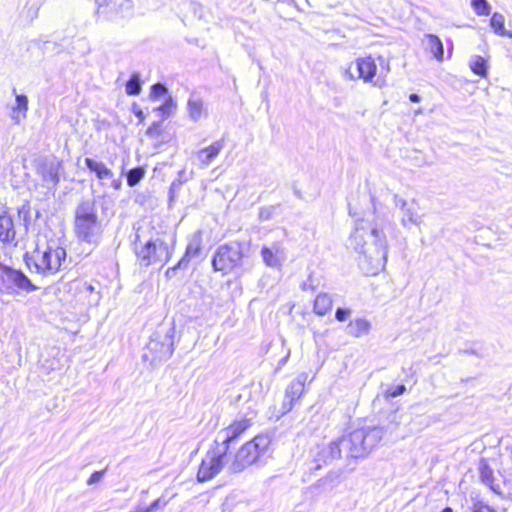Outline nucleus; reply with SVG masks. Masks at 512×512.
Instances as JSON below:
<instances>
[{
	"mask_svg": "<svg viewBox=\"0 0 512 512\" xmlns=\"http://www.w3.org/2000/svg\"><path fill=\"white\" fill-rule=\"evenodd\" d=\"M373 211L355 220L354 230L348 238V247L359 253V266L366 274L375 275L387 262V239L376 220L375 197L370 194Z\"/></svg>",
	"mask_w": 512,
	"mask_h": 512,
	"instance_id": "obj_1",
	"label": "nucleus"
},
{
	"mask_svg": "<svg viewBox=\"0 0 512 512\" xmlns=\"http://www.w3.org/2000/svg\"><path fill=\"white\" fill-rule=\"evenodd\" d=\"M384 429L380 426H365L354 429L347 435L331 441L329 445L318 447L314 456V466L311 470H318L322 464L333 460H357L369 455L380 443L384 436Z\"/></svg>",
	"mask_w": 512,
	"mask_h": 512,
	"instance_id": "obj_2",
	"label": "nucleus"
},
{
	"mask_svg": "<svg viewBox=\"0 0 512 512\" xmlns=\"http://www.w3.org/2000/svg\"><path fill=\"white\" fill-rule=\"evenodd\" d=\"M251 246L247 241H230L219 245L211 259L215 272L221 274H235L241 276L251 271L253 261Z\"/></svg>",
	"mask_w": 512,
	"mask_h": 512,
	"instance_id": "obj_3",
	"label": "nucleus"
},
{
	"mask_svg": "<svg viewBox=\"0 0 512 512\" xmlns=\"http://www.w3.org/2000/svg\"><path fill=\"white\" fill-rule=\"evenodd\" d=\"M135 230L134 238L131 240L133 252L140 267H149L158 263H167L174 252L175 238H172V244H169L159 233H150L146 238L141 227H133Z\"/></svg>",
	"mask_w": 512,
	"mask_h": 512,
	"instance_id": "obj_4",
	"label": "nucleus"
},
{
	"mask_svg": "<svg viewBox=\"0 0 512 512\" xmlns=\"http://www.w3.org/2000/svg\"><path fill=\"white\" fill-rule=\"evenodd\" d=\"M67 252L58 239H50L46 244H37L31 252L23 255V261L28 270L42 276L56 274L65 263Z\"/></svg>",
	"mask_w": 512,
	"mask_h": 512,
	"instance_id": "obj_5",
	"label": "nucleus"
},
{
	"mask_svg": "<svg viewBox=\"0 0 512 512\" xmlns=\"http://www.w3.org/2000/svg\"><path fill=\"white\" fill-rule=\"evenodd\" d=\"M73 231L83 243L98 245L103 236V225L99 218L96 199L85 198L74 209Z\"/></svg>",
	"mask_w": 512,
	"mask_h": 512,
	"instance_id": "obj_6",
	"label": "nucleus"
},
{
	"mask_svg": "<svg viewBox=\"0 0 512 512\" xmlns=\"http://www.w3.org/2000/svg\"><path fill=\"white\" fill-rule=\"evenodd\" d=\"M176 328L174 322L162 323L150 336L143 361H149L152 367L167 361L174 352Z\"/></svg>",
	"mask_w": 512,
	"mask_h": 512,
	"instance_id": "obj_7",
	"label": "nucleus"
},
{
	"mask_svg": "<svg viewBox=\"0 0 512 512\" xmlns=\"http://www.w3.org/2000/svg\"><path fill=\"white\" fill-rule=\"evenodd\" d=\"M271 444L268 435H257L251 441L246 442L236 453L234 461L229 469L232 473H240L250 465L259 462L266 457Z\"/></svg>",
	"mask_w": 512,
	"mask_h": 512,
	"instance_id": "obj_8",
	"label": "nucleus"
},
{
	"mask_svg": "<svg viewBox=\"0 0 512 512\" xmlns=\"http://www.w3.org/2000/svg\"><path fill=\"white\" fill-rule=\"evenodd\" d=\"M38 289L39 287L33 284L22 270L8 266L4 272L2 271L0 276L1 292L6 294L31 293Z\"/></svg>",
	"mask_w": 512,
	"mask_h": 512,
	"instance_id": "obj_9",
	"label": "nucleus"
},
{
	"mask_svg": "<svg viewBox=\"0 0 512 512\" xmlns=\"http://www.w3.org/2000/svg\"><path fill=\"white\" fill-rule=\"evenodd\" d=\"M36 173L42 178L43 186L54 189L60 182L59 172L62 162L55 157L39 156L34 159Z\"/></svg>",
	"mask_w": 512,
	"mask_h": 512,
	"instance_id": "obj_10",
	"label": "nucleus"
},
{
	"mask_svg": "<svg viewBox=\"0 0 512 512\" xmlns=\"http://www.w3.org/2000/svg\"><path fill=\"white\" fill-rule=\"evenodd\" d=\"M226 456L225 450H221L220 447L209 450L198 469V482L203 483L213 479L224 467Z\"/></svg>",
	"mask_w": 512,
	"mask_h": 512,
	"instance_id": "obj_11",
	"label": "nucleus"
},
{
	"mask_svg": "<svg viewBox=\"0 0 512 512\" xmlns=\"http://www.w3.org/2000/svg\"><path fill=\"white\" fill-rule=\"evenodd\" d=\"M97 14L108 20H118L130 17L133 13L131 0H95Z\"/></svg>",
	"mask_w": 512,
	"mask_h": 512,
	"instance_id": "obj_12",
	"label": "nucleus"
},
{
	"mask_svg": "<svg viewBox=\"0 0 512 512\" xmlns=\"http://www.w3.org/2000/svg\"><path fill=\"white\" fill-rule=\"evenodd\" d=\"M251 420L243 418L240 421H234L227 428L220 431L214 443L227 454L230 446L251 426Z\"/></svg>",
	"mask_w": 512,
	"mask_h": 512,
	"instance_id": "obj_13",
	"label": "nucleus"
},
{
	"mask_svg": "<svg viewBox=\"0 0 512 512\" xmlns=\"http://www.w3.org/2000/svg\"><path fill=\"white\" fill-rule=\"evenodd\" d=\"M306 378L307 376L305 374H301L292 380L287 386L285 390V401L283 402V414L289 412L292 409L294 402L303 394Z\"/></svg>",
	"mask_w": 512,
	"mask_h": 512,
	"instance_id": "obj_14",
	"label": "nucleus"
},
{
	"mask_svg": "<svg viewBox=\"0 0 512 512\" xmlns=\"http://www.w3.org/2000/svg\"><path fill=\"white\" fill-rule=\"evenodd\" d=\"M42 3V0H20V5L22 4L18 16L20 24H31L38 17Z\"/></svg>",
	"mask_w": 512,
	"mask_h": 512,
	"instance_id": "obj_15",
	"label": "nucleus"
},
{
	"mask_svg": "<svg viewBox=\"0 0 512 512\" xmlns=\"http://www.w3.org/2000/svg\"><path fill=\"white\" fill-rule=\"evenodd\" d=\"M202 250V231L197 230L191 235L185 253L180 260L185 261V265L188 267L192 259L200 257Z\"/></svg>",
	"mask_w": 512,
	"mask_h": 512,
	"instance_id": "obj_16",
	"label": "nucleus"
},
{
	"mask_svg": "<svg viewBox=\"0 0 512 512\" xmlns=\"http://www.w3.org/2000/svg\"><path fill=\"white\" fill-rule=\"evenodd\" d=\"M356 68L358 78L362 79L364 82H372L376 76L377 65L371 56L358 58L356 60Z\"/></svg>",
	"mask_w": 512,
	"mask_h": 512,
	"instance_id": "obj_17",
	"label": "nucleus"
},
{
	"mask_svg": "<svg viewBox=\"0 0 512 512\" xmlns=\"http://www.w3.org/2000/svg\"><path fill=\"white\" fill-rule=\"evenodd\" d=\"M261 256L264 263L271 268H278L281 266L283 260V249L279 244H273L272 247L263 246L261 249Z\"/></svg>",
	"mask_w": 512,
	"mask_h": 512,
	"instance_id": "obj_18",
	"label": "nucleus"
},
{
	"mask_svg": "<svg viewBox=\"0 0 512 512\" xmlns=\"http://www.w3.org/2000/svg\"><path fill=\"white\" fill-rule=\"evenodd\" d=\"M15 94V104L11 107L10 117L15 124L26 118L28 110V97L24 94H17L16 89H13Z\"/></svg>",
	"mask_w": 512,
	"mask_h": 512,
	"instance_id": "obj_19",
	"label": "nucleus"
},
{
	"mask_svg": "<svg viewBox=\"0 0 512 512\" xmlns=\"http://www.w3.org/2000/svg\"><path fill=\"white\" fill-rule=\"evenodd\" d=\"M16 232L12 217L3 212L0 214V242L11 243L15 240Z\"/></svg>",
	"mask_w": 512,
	"mask_h": 512,
	"instance_id": "obj_20",
	"label": "nucleus"
},
{
	"mask_svg": "<svg viewBox=\"0 0 512 512\" xmlns=\"http://www.w3.org/2000/svg\"><path fill=\"white\" fill-rule=\"evenodd\" d=\"M478 470L480 480L483 484L487 485L493 492L500 493V486L495 483L493 469L490 467L486 458H481L478 463Z\"/></svg>",
	"mask_w": 512,
	"mask_h": 512,
	"instance_id": "obj_21",
	"label": "nucleus"
},
{
	"mask_svg": "<svg viewBox=\"0 0 512 512\" xmlns=\"http://www.w3.org/2000/svg\"><path fill=\"white\" fill-rule=\"evenodd\" d=\"M372 328L371 323L364 318H356L346 326V334L355 338L366 336Z\"/></svg>",
	"mask_w": 512,
	"mask_h": 512,
	"instance_id": "obj_22",
	"label": "nucleus"
},
{
	"mask_svg": "<svg viewBox=\"0 0 512 512\" xmlns=\"http://www.w3.org/2000/svg\"><path fill=\"white\" fill-rule=\"evenodd\" d=\"M84 162H85L87 169L91 173H94L95 176L97 177V179H99L100 181L113 178L114 174H113L112 170L110 168H108L103 162L97 161V160H95L93 158H89V157H86Z\"/></svg>",
	"mask_w": 512,
	"mask_h": 512,
	"instance_id": "obj_23",
	"label": "nucleus"
},
{
	"mask_svg": "<svg viewBox=\"0 0 512 512\" xmlns=\"http://www.w3.org/2000/svg\"><path fill=\"white\" fill-rule=\"evenodd\" d=\"M224 148V140L213 142L210 146L203 148L197 152V159L201 164L208 166Z\"/></svg>",
	"mask_w": 512,
	"mask_h": 512,
	"instance_id": "obj_24",
	"label": "nucleus"
},
{
	"mask_svg": "<svg viewBox=\"0 0 512 512\" xmlns=\"http://www.w3.org/2000/svg\"><path fill=\"white\" fill-rule=\"evenodd\" d=\"M275 11L278 16L285 20H292L296 12L301 9L295 0H276Z\"/></svg>",
	"mask_w": 512,
	"mask_h": 512,
	"instance_id": "obj_25",
	"label": "nucleus"
},
{
	"mask_svg": "<svg viewBox=\"0 0 512 512\" xmlns=\"http://www.w3.org/2000/svg\"><path fill=\"white\" fill-rule=\"evenodd\" d=\"M394 203L395 206L400 208L403 213L402 218V224L404 226H407L408 223L410 224H417L419 216L417 212L409 206L408 202L404 200L403 198L399 197V195H394Z\"/></svg>",
	"mask_w": 512,
	"mask_h": 512,
	"instance_id": "obj_26",
	"label": "nucleus"
},
{
	"mask_svg": "<svg viewBox=\"0 0 512 512\" xmlns=\"http://www.w3.org/2000/svg\"><path fill=\"white\" fill-rule=\"evenodd\" d=\"M121 175H125L127 185L129 187H135L144 179L146 175V168L145 166H136L134 168L126 170L125 163L123 162V165L121 167Z\"/></svg>",
	"mask_w": 512,
	"mask_h": 512,
	"instance_id": "obj_27",
	"label": "nucleus"
},
{
	"mask_svg": "<svg viewBox=\"0 0 512 512\" xmlns=\"http://www.w3.org/2000/svg\"><path fill=\"white\" fill-rule=\"evenodd\" d=\"M425 37L427 38L426 48L438 61H442L444 56V47L441 39L434 34H426Z\"/></svg>",
	"mask_w": 512,
	"mask_h": 512,
	"instance_id": "obj_28",
	"label": "nucleus"
},
{
	"mask_svg": "<svg viewBox=\"0 0 512 512\" xmlns=\"http://www.w3.org/2000/svg\"><path fill=\"white\" fill-rule=\"evenodd\" d=\"M469 67L472 72L482 78H486L488 75V61L479 55H474L469 61Z\"/></svg>",
	"mask_w": 512,
	"mask_h": 512,
	"instance_id": "obj_29",
	"label": "nucleus"
},
{
	"mask_svg": "<svg viewBox=\"0 0 512 512\" xmlns=\"http://www.w3.org/2000/svg\"><path fill=\"white\" fill-rule=\"evenodd\" d=\"M332 308V299L327 293H320L314 301L313 310L317 315L324 316Z\"/></svg>",
	"mask_w": 512,
	"mask_h": 512,
	"instance_id": "obj_30",
	"label": "nucleus"
},
{
	"mask_svg": "<svg viewBox=\"0 0 512 512\" xmlns=\"http://www.w3.org/2000/svg\"><path fill=\"white\" fill-rule=\"evenodd\" d=\"M143 81L139 72H133L125 84V92L129 96H138L142 91Z\"/></svg>",
	"mask_w": 512,
	"mask_h": 512,
	"instance_id": "obj_31",
	"label": "nucleus"
},
{
	"mask_svg": "<svg viewBox=\"0 0 512 512\" xmlns=\"http://www.w3.org/2000/svg\"><path fill=\"white\" fill-rule=\"evenodd\" d=\"M504 23V16L498 12H495L490 19V26L495 34L512 38V32L505 29Z\"/></svg>",
	"mask_w": 512,
	"mask_h": 512,
	"instance_id": "obj_32",
	"label": "nucleus"
},
{
	"mask_svg": "<svg viewBox=\"0 0 512 512\" xmlns=\"http://www.w3.org/2000/svg\"><path fill=\"white\" fill-rule=\"evenodd\" d=\"M189 117L194 121H198L202 115L203 101L200 98L190 97L187 103Z\"/></svg>",
	"mask_w": 512,
	"mask_h": 512,
	"instance_id": "obj_33",
	"label": "nucleus"
},
{
	"mask_svg": "<svg viewBox=\"0 0 512 512\" xmlns=\"http://www.w3.org/2000/svg\"><path fill=\"white\" fill-rule=\"evenodd\" d=\"M176 107H177L176 101L174 100V98L171 95H168L165 98L164 102L160 106L156 107L154 110L159 112L162 119L164 120L173 114Z\"/></svg>",
	"mask_w": 512,
	"mask_h": 512,
	"instance_id": "obj_34",
	"label": "nucleus"
},
{
	"mask_svg": "<svg viewBox=\"0 0 512 512\" xmlns=\"http://www.w3.org/2000/svg\"><path fill=\"white\" fill-rule=\"evenodd\" d=\"M339 472H329L325 477L317 480L315 486L326 490L333 489L339 483Z\"/></svg>",
	"mask_w": 512,
	"mask_h": 512,
	"instance_id": "obj_35",
	"label": "nucleus"
},
{
	"mask_svg": "<svg viewBox=\"0 0 512 512\" xmlns=\"http://www.w3.org/2000/svg\"><path fill=\"white\" fill-rule=\"evenodd\" d=\"M168 88L165 83L157 82L150 88L149 97L151 101H157L164 96H168Z\"/></svg>",
	"mask_w": 512,
	"mask_h": 512,
	"instance_id": "obj_36",
	"label": "nucleus"
},
{
	"mask_svg": "<svg viewBox=\"0 0 512 512\" xmlns=\"http://www.w3.org/2000/svg\"><path fill=\"white\" fill-rule=\"evenodd\" d=\"M18 217L23 222L25 230L27 231L31 224V205L28 201L18 208Z\"/></svg>",
	"mask_w": 512,
	"mask_h": 512,
	"instance_id": "obj_37",
	"label": "nucleus"
},
{
	"mask_svg": "<svg viewBox=\"0 0 512 512\" xmlns=\"http://www.w3.org/2000/svg\"><path fill=\"white\" fill-rule=\"evenodd\" d=\"M187 181V179H175L172 181L169 192H168V204L171 207L177 198L179 191L181 190L182 185Z\"/></svg>",
	"mask_w": 512,
	"mask_h": 512,
	"instance_id": "obj_38",
	"label": "nucleus"
},
{
	"mask_svg": "<svg viewBox=\"0 0 512 512\" xmlns=\"http://www.w3.org/2000/svg\"><path fill=\"white\" fill-rule=\"evenodd\" d=\"M471 6L479 16H488L491 12V6L487 0H471Z\"/></svg>",
	"mask_w": 512,
	"mask_h": 512,
	"instance_id": "obj_39",
	"label": "nucleus"
},
{
	"mask_svg": "<svg viewBox=\"0 0 512 512\" xmlns=\"http://www.w3.org/2000/svg\"><path fill=\"white\" fill-rule=\"evenodd\" d=\"M188 267L185 265V261L179 260L174 266L169 267L165 272L166 279L170 280L176 277L179 270H185Z\"/></svg>",
	"mask_w": 512,
	"mask_h": 512,
	"instance_id": "obj_40",
	"label": "nucleus"
},
{
	"mask_svg": "<svg viewBox=\"0 0 512 512\" xmlns=\"http://www.w3.org/2000/svg\"><path fill=\"white\" fill-rule=\"evenodd\" d=\"M405 392H406V386L404 384H398V385L389 387L386 390L385 395L387 398H395L400 395H403Z\"/></svg>",
	"mask_w": 512,
	"mask_h": 512,
	"instance_id": "obj_41",
	"label": "nucleus"
},
{
	"mask_svg": "<svg viewBox=\"0 0 512 512\" xmlns=\"http://www.w3.org/2000/svg\"><path fill=\"white\" fill-rule=\"evenodd\" d=\"M161 121H154L146 130L145 134L149 138L159 137L161 134Z\"/></svg>",
	"mask_w": 512,
	"mask_h": 512,
	"instance_id": "obj_42",
	"label": "nucleus"
},
{
	"mask_svg": "<svg viewBox=\"0 0 512 512\" xmlns=\"http://www.w3.org/2000/svg\"><path fill=\"white\" fill-rule=\"evenodd\" d=\"M106 470L107 469H103L100 471L93 472L87 480V485H94V484L99 483L103 479V477L106 473Z\"/></svg>",
	"mask_w": 512,
	"mask_h": 512,
	"instance_id": "obj_43",
	"label": "nucleus"
},
{
	"mask_svg": "<svg viewBox=\"0 0 512 512\" xmlns=\"http://www.w3.org/2000/svg\"><path fill=\"white\" fill-rule=\"evenodd\" d=\"M350 314H351V310L350 309L339 307V308H337V310L335 312V318L339 322H344V321H346L348 319Z\"/></svg>",
	"mask_w": 512,
	"mask_h": 512,
	"instance_id": "obj_44",
	"label": "nucleus"
},
{
	"mask_svg": "<svg viewBox=\"0 0 512 512\" xmlns=\"http://www.w3.org/2000/svg\"><path fill=\"white\" fill-rule=\"evenodd\" d=\"M472 512H497V511L495 509L491 508L487 504L478 502L473 505Z\"/></svg>",
	"mask_w": 512,
	"mask_h": 512,
	"instance_id": "obj_45",
	"label": "nucleus"
},
{
	"mask_svg": "<svg viewBox=\"0 0 512 512\" xmlns=\"http://www.w3.org/2000/svg\"><path fill=\"white\" fill-rule=\"evenodd\" d=\"M132 112L138 118L139 123H142L144 121L145 114H144L143 110L136 103H133V105H132Z\"/></svg>",
	"mask_w": 512,
	"mask_h": 512,
	"instance_id": "obj_46",
	"label": "nucleus"
},
{
	"mask_svg": "<svg viewBox=\"0 0 512 512\" xmlns=\"http://www.w3.org/2000/svg\"><path fill=\"white\" fill-rule=\"evenodd\" d=\"M51 45L56 49L57 53H59L62 50V45L57 42H52V41H48V40L43 41V49L44 50L49 49V47Z\"/></svg>",
	"mask_w": 512,
	"mask_h": 512,
	"instance_id": "obj_47",
	"label": "nucleus"
},
{
	"mask_svg": "<svg viewBox=\"0 0 512 512\" xmlns=\"http://www.w3.org/2000/svg\"><path fill=\"white\" fill-rule=\"evenodd\" d=\"M162 504V501L160 498L154 500L149 506H147V508L149 509L150 512H154L155 510H157Z\"/></svg>",
	"mask_w": 512,
	"mask_h": 512,
	"instance_id": "obj_48",
	"label": "nucleus"
},
{
	"mask_svg": "<svg viewBox=\"0 0 512 512\" xmlns=\"http://www.w3.org/2000/svg\"><path fill=\"white\" fill-rule=\"evenodd\" d=\"M111 187L117 191L121 190L122 188V180L121 178L113 179L111 181Z\"/></svg>",
	"mask_w": 512,
	"mask_h": 512,
	"instance_id": "obj_49",
	"label": "nucleus"
},
{
	"mask_svg": "<svg viewBox=\"0 0 512 512\" xmlns=\"http://www.w3.org/2000/svg\"><path fill=\"white\" fill-rule=\"evenodd\" d=\"M289 357H290V350H288L287 354L278 361L277 368L280 369L282 366H284L287 363Z\"/></svg>",
	"mask_w": 512,
	"mask_h": 512,
	"instance_id": "obj_50",
	"label": "nucleus"
},
{
	"mask_svg": "<svg viewBox=\"0 0 512 512\" xmlns=\"http://www.w3.org/2000/svg\"><path fill=\"white\" fill-rule=\"evenodd\" d=\"M409 100L412 102V103H418L421 101V97L419 94L417 93H411L409 95Z\"/></svg>",
	"mask_w": 512,
	"mask_h": 512,
	"instance_id": "obj_51",
	"label": "nucleus"
},
{
	"mask_svg": "<svg viewBox=\"0 0 512 512\" xmlns=\"http://www.w3.org/2000/svg\"><path fill=\"white\" fill-rule=\"evenodd\" d=\"M348 212H349V215L352 217L358 216V213L352 208L351 203L348 204Z\"/></svg>",
	"mask_w": 512,
	"mask_h": 512,
	"instance_id": "obj_52",
	"label": "nucleus"
},
{
	"mask_svg": "<svg viewBox=\"0 0 512 512\" xmlns=\"http://www.w3.org/2000/svg\"><path fill=\"white\" fill-rule=\"evenodd\" d=\"M85 289H86L88 292H90V293H92V292H94V291H95V287H94L92 284H88V283H85Z\"/></svg>",
	"mask_w": 512,
	"mask_h": 512,
	"instance_id": "obj_53",
	"label": "nucleus"
},
{
	"mask_svg": "<svg viewBox=\"0 0 512 512\" xmlns=\"http://www.w3.org/2000/svg\"><path fill=\"white\" fill-rule=\"evenodd\" d=\"M293 192L295 194L296 197L298 198H302V194H301V191L299 189H297L296 186H293Z\"/></svg>",
	"mask_w": 512,
	"mask_h": 512,
	"instance_id": "obj_54",
	"label": "nucleus"
},
{
	"mask_svg": "<svg viewBox=\"0 0 512 512\" xmlns=\"http://www.w3.org/2000/svg\"><path fill=\"white\" fill-rule=\"evenodd\" d=\"M185 174H186V172H185V170H184V169L180 170V171L178 172V177H177L176 179H186V178H185Z\"/></svg>",
	"mask_w": 512,
	"mask_h": 512,
	"instance_id": "obj_55",
	"label": "nucleus"
},
{
	"mask_svg": "<svg viewBox=\"0 0 512 512\" xmlns=\"http://www.w3.org/2000/svg\"><path fill=\"white\" fill-rule=\"evenodd\" d=\"M463 353L477 355V352L474 349H465V350H463Z\"/></svg>",
	"mask_w": 512,
	"mask_h": 512,
	"instance_id": "obj_56",
	"label": "nucleus"
},
{
	"mask_svg": "<svg viewBox=\"0 0 512 512\" xmlns=\"http://www.w3.org/2000/svg\"><path fill=\"white\" fill-rule=\"evenodd\" d=\"M309 280H310V279H308L307 281H305V282H303V283H302V289H303V290H306V289L308 288V286H309V287H311L312 289H314V288L312 287V285H311V284H308V281H309Z\"/></svg>",
	"mask_w": 512,
	"mask_h": 512,
	"instance_id": "obj_57",
	"label": "nucleus"
},
{
	"mask_svg": "<svg viewBox=\"0 0 512 512\" xmlns=\"http://www.w3.org/2000/svg\"><path fill=\"white\" fill-rule=\"evenodd\" d=\"M102 199H104V197H101ZM107 209V207L105 206V200H103L102 204H101V210L102 212L104 213V211Z\"/></svg>",
	"mask_w": 512,
	"mask_h": 512,
	"instance_id": "obj_58",
	"label": "nucleus"
},
{
	"mask_svg": "<svg viewBox=\"0 0 512 512\" xmlns=\"http://www.w3.org/2000/svg\"><path fill=\"white\" fill-rule=\"evenodd\" d=\"M441 512H453L451 507H445Z\"/></svg>",
	"mask_w": 512,
	"mask_h": 512,
	"instance_id": "obj_59",
	"label": "nucleus"
},
{
	"mask_svg": "<svg viewBox=\"0 0 512 512\" xmlns=\"http://www.w3.org/2000/svg\"><path fill=\"white\" fill-rule=\"evenodd\" d=\"M346 74H347V76H348V78H349L350 80H353V79H354L353 74H352V73H350L349 71H346Z\"/></svg>",
	"mask_w": 512,
	"mask_h": 512,
	"instance_id": "obj_60",
	"label": "nucleus"
},
{
	"mask_svg": "<svg viewBox=\"0 0 512 512\" xmlns=\"http://www.w3.org/2000/svg\"><path fill=\"white\" fill-rule=\"evenodd\" d=\"M378 60L380 61V65H383L385 62V59L382 56H379Z\"/></svg>",
	"mask_w": 512,
	"mask_h": 512,
	"instance_id": "obj_61",
	"label": "nucleus"
},
{
	"mask_svg": "<svg viewBox=\"0 0 512 512\" xmlns=\"http://www.w3.org/2000/svg\"><path fill=\"white\" fill-rule=\"evenodd\" d=\"M40 215H41V214H40V211H39V210H37V211L35 212V217H36V218H39V217H40Z\"/></svg>",
	"mask_w": 512,
	"mask_h": 512,
	"instance_id": "obj_62",
	"label": "nucleus"
},
{
	"mask_svg": "<svg viewBox=\"0 0 512 512\" xmlns=\"http://www.w3.org/2000/svg\"><path fill=\"white\" fill-rule=\"evenodd\" d=\"M374 85H378L379 87H381V86H382V84H381V83H379V79H377V81H376V82H374Z\"/></svg>",
	"mask_w": 512,
	"mask_h": 512,
	"instance_id": "obj_63",
	"label": "nucleus"
},
{
	"mask_svg": "<svg viewBox=\"0 0 512 512\" xmlns=\"http://www.w3.org/2000/svg\"><path fill=\"white\" fill-rule=\"evenodd\" d=\"M264 216H266V213H263V211L260 212V217L263 218Z\"/></svg>",
	"mask_w": 512,
	"mask_h": 512,
	"instance_id": "obj_64",
	"label": "nucleus"
}]
</instances>
